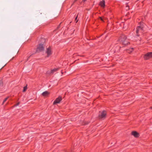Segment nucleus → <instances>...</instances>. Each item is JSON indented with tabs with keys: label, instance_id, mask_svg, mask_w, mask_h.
I'll use <instances>...</instances> for the list:
<instances>
[{
	"label": "nucleus",
	"instance_id": "obj_6",
	"mask_svg": "<svg viewBox=\"0 0 152 152\" xmlns=\"http://www.w3.org/2000/svg\"><path fill=\"white\" fill-rule=\"evenodd\" d=\"M46 53L47 55V57H48L52 54L51 48L50 47H49L47 48Z\"/></svg>",
	"mask_w": 152,
	"mask_h": 152
},
{
	"label": "nucleus",
	"instance_id": "obj_18",
	"mask_svg": "<svg viewBox=\"0 0 152 152\" xmlns=\"http://www.w3.org/2000/svg\"><path fill=\"white\" fill-rule=\"evenodd\" d=\"M99 18L100 19V20L102 21H103V20L102 19V18L101 17H99Z\"/></svg>",
	"mask_w": 152,
	"mask_h": 152
},
{
	"label": "nucleus",
	"instance_id": "obj_14",
	"mask_svg": "<svg viewBox=\"0 0 152 152\" xmlns=\"http://www.w3.org/2000/svg\"><path fill=\"white\" fill-rule=\"evenodd\" d=\"M61 23L62 22H61L59 24V25L58 26L57 28L56 29H58L60 27V25Z\"/></svg>",
	"mask_w": 152,
	"mask_h": 152
},
{
	"label": "nucleus",
	"instance_id": "obj_17",
	"mask_svg": "<svg viewBox=\"0 0 152 152\" xmlns=\"http://www.w3.org/2000/svg\"><path fill=\"white\" fill-rule=\"evenodd\" d=\"M130 49H131V52H132L133 51V50H134V48H130Z\"/></svg>",
	"mask_w": 152,
	"mask_h": 152
},
{
	"label": "nucleus",
	"instance_id": "obj_20",
	"mask_svg": "<svg viewBox=\"0 0 152 152\" xmlns=\"http://www.w3.org/2000/svg\"><path fill=\"white\" fill-rule=\"evenodd\" d=\"M77 1V0H74L73 2V3Z\"/></svg>",
	"mask_w": 152,
	"mask_h": 152
},
{
	"label": "nucleus",
	"instance_id": "obj_8",
	"mask_svg": "<svg viewBox=\"0 0 152 152\" xmlns=\"http://www.w3.org/2000/svg\"><path fill=\"white\" fill-rule=\"evenodd\" d=\"M132 134L136 138L138 137L139 136V133L136 131H133L132 132Z\"/></svg>",
	"mask_w": 152,
	"mask_h": 152
},
{
	"label": "nucleus",
	"instance_id": "obj_7",
	"mask_svg": "<svg viewBox=\"0 0 152 152\" xmlns=\"http://www.w3.org/2000/svg\"><path fill=\"white\" fill-rule=\"evenodd\" d=\"M44 50V48L43 44H40L39 46L37 47V51H39L40 52L43 51Z\"/></svg>",
	"mask_w": 152,
	"mask_h": 152
},
{
	"label": "nucleus",
	"instance_id": "obj_24",
	"mask_svg": "<svg viewBox=\"0 0 152 152\" xmlns=\"http://www.w3.org/2000/svg\"><path fill=\"white\" fill-rule=\"evenodd\" d=\"M151 108L152 109V107H151Z\"/></svg>",
	"mask_w": 152,
	"mask_h": 152
},
{
	"label": "nucleus",
	"instance_id": "obj_1",
	"mask_svg": "<svg viewBox=\"0 0 152 152\" xmlns=\"http://www.w3.org/2000/svg\"><path fill=\"white\" fill-rule=\"evenodd\" d=\"M119 41L121 43L125 45H128L129 43V40L127 38L126 36L123 34L121 36Z\"/></svg>",
	"mask_w": 152,
	"mask_h": 152
},
{
	"label": "nucleus",
	"instance_id": "obj_9",
	"mask_svg": "<svg viewBox=\"0 0 152 152\" xmlns=\"http://www.w3.org/2000/svg\"><path fill=\"white\" fill-rule=\"evenodd\" d=\"M102 7H104L105 6V2L104 0H102L100 2L99 4Z\"/></svg>",
	"mask_w": 152,
	"mask_h": 152
},
{
	"label": "nucleus",
	"instance_id": "obj_3",
	"mask_svg": "<svg viewBox=\"0 0 152 152\" xmlns=\"http://www.w3.org/2000/svg\"><path fill=\"white\" fill-rule=\"evenodd\" d=\"M106 114V111L105 110H103L101 112V114H99L98 116L100 119H104L105 118Z\"/></svg>",
	"mask_w": 152,
	"mask_h": 152
},
{
	"label": "nucleus",
	"instance_id": "obj_23",
	"mask_svg": "<svg viewBox=\"0 0 152 152\" xmlns=\"http://www.w3.org/2000/svg\"><path fill=\"white\" fill-rule=\"evenodd\" d=\"M14 58V57H12V59H10V61L11 60H12V59H13V58Z\"/></svg>",
	"mask_w": 152,
	"mask_h": 152
},
{
	"label": "nucleus",
	"instance_id": "obj_10",
	"mask_svg": "<svg viewBox=\"0 0 152 152\" xmlns=\"http://www.w3.org/2000/svg\"><path fill=\"white\" fill-rule=\"evenodd\" d=\"M50 94V93L48 91H46L42 93V95L44 96H47Z\"/></svg>",
	"mask_w": 152,
	"mask_h": 152
},
{
	"label": "nucleus",
	"instance_id": "obj_26",
	"mask_svg": "<svg viewBox=\"0 0 152 152\" xmlns=\"http://www.w3.org/2000/svg\"><path fill=\"white\" fill-rule=\"evenodd\" d=\"M56 30H57V29H56V30H54V31H56Z\"/></svg>",
	"mask_w": 152,
	"mask_h": 152
},
{
	"label": "nucleus",
	"instance_id": "obj_21",
	"mask_svg": "<svg viewBox=\"0 0 152 152\" xmlns=\"http://www.w3.org/2000/svg\"><path fill=\"white\" fill-rule=\"evenodd\" d=\"M19 104V103H18L17 104H16V106H17Z\"/></svg>",
	"mask_w": 152,
	"mask_h": 152
},
{
	"label": "nucleus",
	"instance_id": "obj_4",
	"mask_svg": "<svg viewBox=\"0 0 152 152\" xmlns=\"http://www.w3.org/2000/svg\"><path fill=\"white\" fill-rule=\"evenodd\" d=\"M152 57V52H150L147 53L144 55V58L145 60H148Z\"/></svg>",
	"mask_w": 152,
	"mask_h": 152
},
{
	"label": "nucleus",
	"instance_id": "obj_5",
	"mask_svg": "<svg viewBox=\"0 0 152 152\" xmlns=\"http://www.w3.org/2000/svg\"><path fill=\"white\" fill-rule=\"evenodd\" d=\"M62 99L61 97L59 96L54 101L53 103V104L55 105L59 103Z\"/></svg>",
	"mask_w": 152,
	"mask_h": 152
},
{
	"label": "nucleus",
	"instance_id": "obj_2",
	"mask_svg": "<svg viewBox=\"0 0 152 152\" xmlns=\"http://www.w3.org/2000/svg\"><path fill=\"white\" fill-rule=\"evenodd\" d=\"M144 31L143 27L141 26H137L136 28V36L139 37L142 34Z\"/></svg>",
	"mask_w": 152,
	"mask_h": 152
},
{
	"label": "nucleus",
	"instance_id": "obj_15",
	"mask_svg": "<svg viewBox=\"0 0 152 152\" xmlns=\"http://www.w3.org/2000/svg\"><path fill=\"white\" fill-rule=\"evenodd\" d=\"M3 85L2 82L1 81L0 82V87H1Z\"/></svg>",
	"mask_w": 152,
	"mask_h": 152
},
{
	"label": "nucleus",
	"instance_id": "obj_25",
	"mask_svg": "<svg viewBox=\"0 0 152 152\" xmlns=\"http://www.w3.org/2000/svg\"><path fill=\"white\" fill-rule=\"evenodd\" d=\"M56 30H57V29H56V30H54V31H56Z\"/></svg>",
	"mask_w": 152,
	"mask_h": 152
},
{
	"label": "nucleus",
	"instance_id": "obj_11",
	"mask_svg": "<svg viewBox=\"0 0 152 152\" xmlns=\"http://www.w3.org/2000/svg\"><path fill=\"white\" fill-rule=\"evenodd\" d=\"M58 69V68L53 69L51 70V73L53 74L55 72L57 71Z\"/></svg>",
	"mask_w": 152,
	"mask_h": 152
},
{
	"label": "nucleus",
	"instance_id": "obj_13",
	"mask_svg": "<svg viewBox=\"0 0 152 152\" xmlns=\"http://www.w3.org/2000/svg\"><path fill=\"white\" fill-rule=\"evenodd\" d=\"M79 14H78L77 15L76 17L75 18V20L76 21V23H77L78 21V19H77V17H78Z\"/></svg>",
	"mask_w": 152,
	"mask_h": 152
},
{
	"label": "nucleus",
	"instance_id": "obj_22",
	"mask_svg": "<svg viewBox=\"0 0 152 152\" xmlns=\"http://www.w3.org/2000/svg\"><path fill=\"white\" fill-rule=\"evenodd\" d=\"M86 0H83V1L84 2H85L86 1Z\"/></svg>",
	"mask_w": 152,
	"mask_h": 152
},
{
	"label": "nucleus",
	"instance_id": "obj_12",
	"mask_svg": "<svg viewBox=\"0 0 152 152\" xmlns=\"http://www.w3.org/2000/svg\"><path fill=\"white\" fill-rule=\"evenodd\" d=\"M27 86H24V87H23V92H25V91H26V90L27 89Z\"/></svg>",
	"mask_w": 152,
	"mask_h": 152
},
{
	"label": "nucleus",
	"instance_id": "obj_19",
	"mask_svg": "<svg viewBox=\"0 0 152 152\" xmlns=\"http://www.w3.org/2000/svg\"><path fill=\"white\" fill-rule=\"evenodd\" d=\"M32 55H31L30 56L28 57V58H27V61L28 60L29 58H30V57Z\"/></svg>",
	"mask_w": 152,
	"mask_h": 152
},
{
	"label": "nucleus",
	"instance_id": "obj_16",
	"mask_svg": "<svg viewBox=\"0 0 152 152\" xmlns=\"http://www.w3.org/2000/svg\"><path fill=\"white\" fill-rule=\"evenodd\" d=\"M7 99H8V98H7L5 99L3 101V104H4V102L7 100Z\"/></svg>",
	"mask_w": 152,
	"mask_h": 152
}]
</instances>
